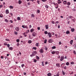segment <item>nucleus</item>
I'll use <instances>...</instances> for the list:
<instances>
[{"label": "nucleus", "mask_w": 76, "mask_h": 76, "mask_svg": "<svg viewBox=\"0 0 76 76\" xmlns=\"http://www.w3.org/2000/svg\"><path fill=\"white\" fill-rule=\"evenodd\" d=\"M64 56H62L61 57V58H60V61H63V60H64Z\"/></svg>", "instance_id": "nucleus-1"}, {"label": "nucleus", "mask_w": 76, "mask_h": 76, "mask_svg": "<svg viewBox=\"0 0 76 76\" xmlns=\"http://www.w3.org/2000/svg\"><path fill=\"white\" fill-rule=\"evenodd\" d=\"M48 35L49 36V38H51V37H52V35H51V34L50 32H49L48 33Z\"/></svg>", "instance_id": "nucleus-2"}, {"label": "nucleus", "mask_w": 76, "mask_h": 76, "mask_svg": "<svg viewBox=\"0 0 76 76\" xmlns=\"http://www.w3.org/2000/svg\"><path fill=\"white\" fill-rule=\"evenodd\" d=\"M22 27L23 28H26V29H28V27L26 26L23 25L22 26Z\"/></svg>", "instance_id": "nucleus-3"}, {"label": "nucleus", "mask_w": 76, "mask_h": 76, "mask_svg": "<svg viewBox=\"0 0 76 76\" xmlns=\"http://www.w3.org/2000/svg\"><path fill=\"white\" fill-rule=\"evenodd\" d=\"M48 42H49V43H51L53 42V40L51 39L49 40Z\"/></svg>", "instance_id": "nucleus-4"}, {"label": "nucleus", "mask_w": 76, "mask_h": 76, "mask_svg": "<svg viewBox=\"0 0 76 76\" xmlns=\"http://www.w3.org/2000/svg\"><path fill=\"white\" fill-rule=\"evenodd\" d=\"M35 52H33L32 53V55H30V57H33L35 56Z\"/></svg>", "instance_id": "nucleus-5"}, {"label": "nucleus", "mask_w": 76, "mask_h": 76, "mask_svg": "<svg viewBox=\"0 0 76 76\" xmlns=\"http://www.w3.org/2000/svg\"><path fill=\"white\" fill-rule=\"evenodd\" d=\"M56 66H57V67H60V64H58V63L56 64Z\"/></svg>", "instance_id": "nucleus-6"}, {"label": "nucleus", "mask_w": 76, "mask_h": 76, "mask_svg": "<svg viewBox=\"0 0 76 76\" xmlns=\"http://www.w3.org/2000/svg\"><path fill=\"white\" fill-rule=\"evenodd\" d=\"M32 36L33 37H35L36 36V33L35 32H33L32 34Z\"/></svg>", "instance_id": "nucleus-7"}, {"label": "nucleus", "mask_w": 76, "mask_h": 76, "mask_svg": "<svg viewBox=\"0 0 76 76\" xmlns=\"http://www.w3.org/2000/svg\"><path fill=\"white\" fill-rule=\"evenodd\" d=\"M6 14H8L9 13V10H6Z\"/></svg>", "instance_id": "nucleus-8"}, {"label": "nucleus", "mask_w": 76, "mask_h": 76, "mask_svg": "<svg viewBox=\"0 0 76 76\" xmlns=\"http://www.w3.org/2000/svg\"><path fill=\"white\" fill-rule=\"evenodd\" d=\"M66 34H70V31L69 30H67L66 31Z\"/></svg>", "instance_id": "nucleus-9"}, {"label": "nucleus", "mask_w": 76, "mask_h": 76, "mask_svg": "<svg viewBox=\"0 0 76 76\" xmlns=\"http://www.w3.org/2000/svg\"><path fill=\"white\" fill-rule=\"evenodd\" d=\"M63 4H67V1H64L63 2Z\"/></svg>", "instance_id": "nucleus-10"}, {"label": "nucleus", "mask_w": 76, "mask_h": 76, "mask_svg": "<svg viewBox=\"0 0 76 76\" xmlns=\"http://www.w3.org/2000/svg\"><path fill=\"white\" fill-rule=\"evenodd\" d=\"M45 27L46 29H48V25H45Z\"/></svg>", "instance_id": "nucleus-11"}, {"label": "nucleus", "mask_w": 76, "mask_h": 76, "mask_svg": "<svg viewBox=\"0 0 76 76\" xmlns=\"http://www.w3.org/2000/svg\"><path fill=\"white\" fill-rule=\"evenodd\" d=\"M15 30H16L17 31H18L19 30V27H16Z\"/></svg>", "instance_id": "nucleus-12"}, {"label": "nucleus", "mask_w": 76, "mask_h": 76, "mask_svg": "<svg viewBox=\"0 0 76 76\" xmlns=\"http://www.w3.org/2000/svg\"><path fill=\"white\" fill-rule=\"evenodd\" d=\"M34 31V29L32 28L30 30L31 32H33V31Z\"/></svg>", "instance_id": "nucleus-13"}, {"label": "nucleus", "mask_w": 76, "mask_h": 76, "mask_svg": "<svg viewBox=\"0 0 76 76\" xmlns=\"http://www.w3.org/2000/svg\"><path fill=\"white\" fill-rule=\"evenodd\" d=\"M71 31L72 32H74V31H75V29L73 28H72L71 29Z\"/></svg>", "instance_id": "nucleus-14"}, {"label": "nucleus", "mask_w": 76, "mask_h": 76, "mask_svg": "<svg viewBox=\"0 0 76 76\" xmlns=\"http://www.w3.org/2000/svg\"><path fill=\"white\" fill-rule=\"evenodd\" d=\"M18 3L19 4H20L22 3V1L20 0H19L18 1Z\"/></svg>", "instance_id": "nucleus-15"}, {"label": "nucleus", "mask_w": 76, "mask_h": 76, "mask_svg": "<svg viewBox=\"0 0 76 76\" xmlns=\"http://www.w3.org/2000/svg\"><path fill=\"white\" fill-rule=\"evenodd\" d=\"M40 53H43V50L42 49H41L40 50Z\"/></svg>", "instance_id": "nucleus-16"}, {"label": "nucleus", "mask_w": 76, "mask_h": 76, "mask_svg": "<svg viewBox=\"0 0 76 76\" xmlns=\"http://www.w3.org/2000/svg\"><path fill=\"white\" fill-rule=\"evenodd\" d=\"M60 1V0H58V4H60V3H61V2Z\"/></svg>", "instance_id": "nucleus-17"}, {"label": "nucleus", "mask_w": 76, "mask_h": 76, "mask_svg": "<svg viewBox=\"0 0 76 76\" xmlns=\"http://www.w3.org/2000/svg\"><path fill=\"white\" fill-rule=\"evenodd\" d=\"M47 75V76H50L51 75V74L50 73H48Z\"/></svg>", "instance_id": "nucleus-18"}, {"label": "nucleus", "mask_w": 76, "mask_h": 76, "mask_svg": "<svg viewBox=\"0 0 76 76\" xmlns=\"http://www.w3.org/2000/svg\"><path fill=\"white\" fill-rule=\"evenodd\" d=\"M17 20H20V17H18L17 18Z\"/></svg>", "instance_id": "nucleus-19"}, {"label": "nucleus", "mask_w": 76, "mask_h": 76, "mask_svg": "<svg viewBox=\"0 0 76 76\" xmlns=\"http://www.w3.org/2000/svg\"><path fill=\"white\" fill-rule=\"evenodd\" d=\"M5 22H9V20H7V19H5Z\"/></svg>", "instance_id": "nucleus-20"}, {"label": "nucleus", "mask_w": 76, "mask_h": 76, "mask_svg": "<svg viewBox=\"0 0 76 76\" xmlns=\"http://www.w3.org/2000/svg\"><path fill=\"white\" fill-rule=\"evenodd\" d=\"M34 16H35V15H34V14H31V17L32 18H34Z\"/></svg>", "instance_id": "nucleus-21"}, {"label": "nucleus", "mask_w": 76, "mask_h": 76, "mask_svg": "<svg viewBox=\"0 0 76 76\" xmlns=\"http://www.w3.org/2000/svg\"><path fill=\"white\" fill-rule=\"evenodd\" d=\"M62 73L63 75H65V72H64V71H63V70L62 71Z\"/></svg>", "instance_id": "nucleus-22"}, {"label": "nucleus", "mask_w": 76, "mask_h": 76, "mask_svg": "<svg viewBox=\"0 0 76 76\" xmlns=\"http://www.w3.org/2000/svg\"><path fill=\"white\" fill-rule=\"evenodd\" d=\"M9 49L10 50H13V48L12 47H10L9 48Z\"/></svg>", "instance_id": "nucleus-23"}, {"label": "nucleus", "mask_w": 76, "mask_h": 76, "mask_svg": "<svg viewBox=\"0 0 76 76\" xmlns=\"http://www.w3.org/2000/svg\"><path fill=\"white\" fill-rule=\"evenodd\" d=\"M45 7L47 9H48V6L47 5L45 6Z\"/></svg>", "instance_id": "nucleus-24"}, {"label": "nucleus", "mask_w": 76, "mask_h": 76, "mask_svg": "<svg viewBox=\"0 0 76 76\" xmlns=\"http://www.w3.org/2000/svg\"><path fill=\"white\" fill-rule=\"evenodd\" d=\"M9 7L10 9H13V6H10Z\"/></svg>", "instance_id": "nucleus-25"}, {"label": "nucleus", "mask_w": 76, "mask_h": 76, "mask_svg": "<svg viewBox=\"0 0 76 76\" xmlns=\"http://www.w3.org/2000/svg\"><path fill=\"white\" fill-rule=\"evenodd\" d=\"M36 59L37 60H39V57L38 56H37L36 57Z\"/></svg>", "instance_id": "nucleus-26"}, {"label": "nucleus", "mask_w": 76, "mask_h": 76, "mask_svg": "<svg viewBox=\"0 0 76 76\" xmlns=\"http://www.w3.org/2000/svg\"><path fill=\"white\" fill-rule=\"evenodd\" d=\"M66 65L67 66H69V63L68 62H67L66 63Z\"/></svg>", "instance_id": "nucleus-27"}, {"label": "nucleus", "mask_w": 76, "mask_h": 76, "mask_svg": "<svg viewBox=\"0 0 76 76\" xmlns=\"http://www.w3.org/2000/svg\"><path fill=\"white\" fill-rule=\"evenodd\" d=\"M67 5L68 6H70V3L68 2L67 3Z\"/></svg>", "instance_id": "nucleus-28"}, {"label": "nucleus", "mask_w": 76, "mask_h": 76, "mask_svg": "<svg viewBox=\"0 0 76 76\" xmlns=\"http://www.w3.org/2000/svg\"><path fill=\"white\" fill-rule=\"evenodd\" d=\"M42 66H44V61H42Z\"/></svg>", "instance_id": "nucleus-29"}, {"label": "nucleus", "mask_w": 76, "mask_h": 76, "mask_svg": "<svg viewBox=\"0 0 76 76\" xmlns=\"http://www.w3.org/2000/svg\"><path fill=\"white\" fill-rule=\"evenodd\" d=\"M19 41H20V40L19 39H17L16 40V42H19Z\"/></svg>", "instance_id": "nucleus-30"}, {"label": "nucleus", "mask_w": 76, "mask_h": 76, "mask_svg": "<svg viewBox=\"0 0 76 76\" xmlns=\"http://www.w3.org/2000/svg\"><path fill=\"white\" fill-rule=\"evenodd\" d=\"M55 53L57 54H58L59 53V52L58 51H55Z\"/></svg>", "instance_id": "nucleus-31"}, {"label": "nucleus", "mask_w": 76, "mask_h": 76, "mask_svg": "<svg viewBox=\"0 0 76 76\" xmlns=\"http://www.w3.org/2000/svg\"><path fill=\"white\" fill-rule=\"evenodd\" d=\"M72 43H73V40H72L70 42V44H72Z\"/></svg>", "instance_id": "nucleus-32"}, {"label": "nucleus", "mask_w": 76, "mask_h": 76, "mask_svg": "<svg viewBox=\"0 0 76 76\" xmlns=\"http://www.w3.org/2000/svg\"><path fill=\"white\" fill-rule=\"evenodd\" d=\"M44 33L45 34H48V32H47V31H45L44 32Z\"/></svg>", "instance_id": "nucleus-33"}, {"label": "nucleus", "mask_w": 76, "mask_h": 76, "mask_svg": "<svg viewBox=\"0 0 76 76\" xmlns=\"http://www.w3.org/2000/svg\"><path fill=\"white\" fill-rule=\"evenodd\" d=\"M55 53H56V51H53L52 52V54H54Z\"/></svg>", "instance_id": "nucleus-34"}, {"label": "nucleus", "mask_w": 76, "mask_h": 76, "mask_svg": "<svg viewBox=\"0 0 76 76\" xmlns=\"http://www.w3.org/2000/svg\"><path fill=\"white\" fill-rule=\"evenodd\" d=\"M3 7V6L2 5V4H1V5H0V9L1 8Z\"/></svg>", "instance_id": "nucleus-35"}, {"label": "nucleus", "mask_w": 76, "mask_h": 76, "mask_svg": "<svg viewBox=\"0 0 76 76\" xmlns=\"http://www.w3.org/2000/svg\"><path fill=\"white\" fill-rule=\"evenodd\" d=\"M25 66V65L24 64H23L21 65V66L22 68L24 67V66Z\"/></svg>", "instance_id": "nucleus-36"}, {"label": "nucleus", "mask_w": 76, "mask_h": 76, "mask_svg": "<svg viewBox=\"0 0 76 76\" xmlns=\"http://www.w3.org/2000/svg\"><path fill=\"white\" fill-rule=\"evenodd\" d=\"M34 63H36V62H37V60L35 59H34Z\"/></svg>", "instance_id": "nucleus-37"}, {"label": "nucleus", "mask_w": 76, "mask_h": 76, "mask_svg": "<svg viewBox=\"0 0 76 76\" xmlns=\"http://www.w3.org/2000/svg\"><path fill=\"white\" fill-rule=\"evenodd\" d=\"M73 53L74 54H76V52L75 50H74L73 51Z\"/></svg>", "instance_id": "nucleus-38"}, {"label": "nucleus", "mask_w": 76, "mask_h": 76, "mask_svg": "<svg viewBox=\"0 0 76 76\" xmlns=\"http://www.w3.org/2000/svg\"><path fill=\"white\" fill-rule=\"evenodd\" d=\"M32 42L31 41V40H29L28 41V43H29V44H31Z\"/></svg>", "instance_id": "nucleus-39"}, {"label": "nucleus", "mask_w": 76, "mask_h": 76, "mask_svg": "<svg viewBox=\"0 0 76 76\" xmlns=\"http://www.w3.org/2000/svg\"><path fill=\"white\" fill-rule=\"evenodd\" d=\"M47 39H45V40L44 43L45 44H46V43H47Z\"/></svg>", "instance_id": "nucleus-40"}, {"label": "nucleus", "mask_w": 76, "mask_h": 76, "mask_svg": "<svg viewBox=\"0 0 76 76\" xmlns=\"http://www.w3.org/2000/svg\"><path fill=\"white\" fill-rule=\"evenodd\" d=\"M20 45V44H19V43H17V45L18 47V46H19V45Z\"/></svg>", "instance_id": "nucleus-41"}, {"label": "nucleus", "mask_w": 76, "mask_h": 76, "mask_svg": "<svg viewBox=\"0 0 76 76\" xmlns=\"http://www.w3.org/2000/svg\"><path fill=\"white\" fill-rule=\"evenodd\" d=\"M39 12H40V11L39 10H37V13H39Z\"/></svg>", "instance_id": "nucleus-42"}, {"label": "nucleus", "mask_w": 76, "mask_h": 76, "mask_svg": "<svg viewBox=\"0 0 76 76\" xmlns=\"http://www.w3.org/2000/svg\"><path fill=\"white\" fill-rule=\"evenodd\" d=\"M52 49H55V48H56V46H53L52 47Z\"/></svg>", "instance_id": "nucleus-43"}, {"label": "nucleus", "mask_w": 76, "mask_h": 76, "mask_svg": "<svg viewBox=\"0 0 76 76\" xmlns=\"http://www.w3.org/2000/svg\"><path fill=\"white\" fill-rule=\"evenodd\" d=\"M51 23H53V24H54V23H55V22L53 21H52Z\"/></svg>", "instance_id": "nucleus-44"}, {"label": "nucleus", "mask_w": 76, "mask_h": 76, "mask_svg": "<svg viewBox=\"0 0 76 76\" xmlns=\"http://www.w3.org/2000/svg\"><path fill=\"white\" fill-rule=\"evenodd\" d=\"M33 50H37V48L35 47H33Z\"/></svg>", "instance_id": "nucleus-45"}, {"label": "nucleus", "mask_w": 76, "mask_h": 76, "mask_svg": "<svg viewBox=\"0 0 76 76\" xmlns=\"http://www.w3.org/2000/svg\"><path fill=\"white\" fill-rule=\"evenodd\" d=\"M0 18H3V15L2 14H0Z\"/></svg>", "instance_id": "nucleus-46"}, {"label": "nucleus", "mask_w": 76, "mask_h": 76, "mask_svg": "<svg viewBox=\"0 0 76 76\" xmlns=\"http://www.w3.org/2000/svg\"><path fill=\"white\" fill-rule=\"evenodd\" d=\"M41 1L43 2H45V1H47V0H41Z\"/></svg>", "instance_id": "nucleus-47"}, {"label": "nucleus", "mask_w": 76, "mask_h": 76, "mask_svg": "<svg viewBox=\"0 0 76 76\" xmlns=\"http://www.w3.org/2000/svg\"><path fill=\"white\" fill-rule=\"evenodd\" d=\"M72 16H69V19H72Z\"/></svg>", "instance_id": "nucleus-48"}, {"label": "nucleus", "mask_w": 76, "mask_h": 76, "mask_svg": "<svg viewBox=\"0 0 76 76\" xmlns=\"http://www.w3.org/2000/svg\"><path fill=\"white\" fill-rule=\"evenodd\" d=\"M7 45V47H8V48H9L10 47V45L9 44H8Z\"/></svg>", "instance_id": "nucleus-49"}, {"label": "nucleus", "mask_w": 76, "mask_h": 76, "mask_svg": "<svg viewBox=\"0 0 76 76\" xmlns=\"http://www.w3.org/2000/svg\"><path fill=\"white\" fill-rule=\"evenodd\" d=\"M56 76H59V73L58 72L57 74V75Z\"/></svg>", "instance_id": "nucleus-50"}, {"label": "nucleus", "mask_w": 76, "mask_h": 76, "mask_svg": "<svg viewBox=\"0 0 76 76\" xmlns=\"http://www.w3.org/2000/svg\"><path fill=\"white\" fill-rule=\"evenodd\" d=\"M38 44H39V43H37L36 44V46H37V47H38Z\"/></svg>", "instance_id": "nucleus-51"}, {"label": "nucleus", "mask_w": 76, "mask_h": 76, "mask_svg": "<svg viewBox=\"0 0 76 76\" xmlns=\"http://www.w3.org/2000/svg\"><path fill=\"white\" fill-rule=\"evenodd\" d=\"M14 33L15 35H17L18 34V33L17 32H16L15 31V32Z\"/></svg>", "instance_id": "nucleus-52"}, {"label": "nucleus", "mask_w": 76, "mask_h": 76, "mask_svg": "<svg viewBox=\"0 0 76 76\" xmlns=\"http://www.w3.org/2000/svg\"><path fill=\"white\" fill-rule=\"evenodd\" d=\"M10 23H13V21H12V20H10Z\"/></svg>", "instance_id": "nucleus-53"}, {"label": "nucleus", "mask_w": 76, "mask_h": 76, "mask_svg": "<svg viewBox=\"0 0 76 76\" xmlns=\"http://www.w3.org/2000/svg\"><path fill=\"white\" fill-rule=\"evenodd\" d=\"M45 64H48V62L46 61L45 63Z\"/></svg>", "instance_id": "nucleus-54"}, {"label": "nucleus", "mask_w": 76, "mask_h": 76, "mask_svg": "<svg viewBox=\"0 0 76 76\" xmlns=\"http://www.w3.org/2000/svg\"><path fill=\"white\" fill-rule=\"evenodd\" d=\"M61 42H59V45H61Z\"/></svg>", "instance_id": "nucleus-55"}, {"label": "nucleus", "mask_w": 76, "mask_h": 76, "mask_svg": "<svg viewBox=\"0 0 76 76\" xmlns=\"http://www.w3.org/2000/svg\"><path fill=\"white\" fill-rule=\"evenodd\" d=\"M37 1V3H38L39 4V1Z\"/></svg>", "instance_id": "nucleus-56"}, {"label": "nucleus", "mask_w": 76, "mask_h": 76, "mask_svg": "<svg viewBox=\"0 0 76 76\" xmlns=\"http://www.w3.org/2000/svg\"><path fill=\"white\" fill-rule=\"evenodd\" d=\"M71 64H74V62H71Z\"/></svg>", "instance_id": "nucleus-57"}, {"label": "nucleus", "mask_w": 76, "mask_h": 76, "mask_svg": "<svg viewBox=\"0 0 76 76\" xmlns=\"http://www.w3.org/2000/svg\"><path fill=\"white\" fill-rule=\"evenodd\" d=\"M37 29H38V30H40V27H38L37 28Z\"/></svg>", "instance_id": "nucleus-58"}, {"label": "nucleus", "mask_w": 76, "mask_h": 76, "mask_svg": "<svg viewBox=\"0 0 76 76\" xmlns=\"http://www.w3.org/2000/svg\"><path fill=\"white\" fill-rule=\"evenodd\" d=\"M72 20H73V22H75V19H72Z\"/></svg>", "instance_id": "nucleus-59"}, {"label": "nucleus", "mask_w": 76, "mask_h": 76, "mask_svg": "<svg viewBox=\"0 0 76 76\" xmlns=\"http://www.w3.org/2000/svg\"><path fill=\"white\" fill-rule=\"evenodd\" d=\"M5 40H6V41H10V40H9V39H5Z\"/></svg>", "instance_id": "nucleus-60"}, {"label": "nucleus", "mask_w": 76, "mask_h": 76, "mask_svg": "<svg viewBox=\"0 0 76 76\" xmlns=\"http://www.w3.org/2000/svg\"><path fill=\"white\" fill-rule=\"evenodd\" d=\"M66 68H67L66 67V66H65L64 67V69H65V70L66 69Z\"/></svg>", "instance_id": "nucleus-61"}, {"label": "nucleus", "mask_w": 76, "mask_h": 76, "mask_svg": "<svg viewBox=\"0 0 76 76\" xmlns=\"http://www.w3.org/2000/svg\"><path fill=\"white\" fill-rule=\"evenodd\" d=\"M4 45H7V44L6 43H4Z\"/></svg>", "instance_id": "nucleus-62"}, {"label": "nucleus", "mask_w": 76, "mask_h": 76, "mask_svg": "<svg viewBox=\"0 0 76 76\" xmlns=\"http://www.w3.org/2000/svg\"><path fill=\"white\" fill-rule=\"evenodd\" d=\"M72 10L73 11H74V12H75V11H76V10L75 9H72Z\"/></svg>", "instance_id": "nucleus-63"}, {"label": "nucleus", "mask_w": 76, "mask_h": 76, "mask_svg": "<svg viewBox=\"0 0 76 76\" xmlns=\"http://www.w3.org/2000/svg\"><path fill=\"white\" fill-rule=\"evenodd\" d=\"M28 6H29V5H30V3L28 2Z\"/></svg>", "instance_id": "nucleus-64"}]
</instances>
